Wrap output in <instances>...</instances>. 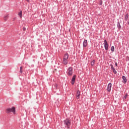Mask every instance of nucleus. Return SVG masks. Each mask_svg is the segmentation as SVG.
<instances>
[{"mask_svg":"<svg viewBox=\"0 0 129 129\" xmlns=\"http://www.w3.org/2000/svg\"><path fill=\"white\" fill-rule=\"evenodd\" d=\"M63 123L65 125V126H67L68 128H69L70 127V125H71V121L69 119H66L63 121Z\"/></svg>","mask_w":129,"mask_h":129,"instance_id":"nucleus-1","label":"nucleus"},{"mask_svg":"<svg viewBox=\"0 0 129 129\" xmlns=\"http://www.w3.org/2000/svg\"><path fill=\"white\" fill-rule=\"evenodd\" d=\"M7 113H10V112H13L14 114L16 113V108L14 107L12 108H8L7 109Z\"/></svg>","mask_w":129,"mask_h":129,"instance_id":"nucleus-2","label":"nucleus"},{"mask_svg":"<svg viewBox=\"0 0 129 129\" xmlns=\"http://www.w3.org/2000/svg\"><path fill=\"white\" fill-rule=\"evenodd\" d=\"M68 74L71 76V75H72V74H73V69H72V67H69L68 68Z\"/></svg>","mask_w":129,"mask_h":129,"instance_id":"nucleus-3","label":"nucleus"},{"mask_svg":"<svg viewBox=\"0 0 129 129\" xmlns=\"http://www.w3.org/2000/svg\"><path fill=\"white\" fill-rule=\"evenodd\" d=\"M104 48L105 50H108V43H107V41L106 40H104Z\"/></svg>","mask_w":129,"mask_h":129,"instance_id":"nucleus-4","label":"nucleus"},{"mask_svg":"<svg viewBox=\"0 0 129 129\" xmlns=\"http://www.w3.org/2000/svg\"><path fill=\"white\" fill-rule=\"evenodd\" d=\"M111 86H112L111 83H109L107 86V91L108 92H109L110 90H111Z\"/></svg>","mask_w":129,"mask_h":129,"instance_id":"nucleus-5","label":"nucleus"},{"mask_svg":"<svg viewBox=\"0 0 129 129\" xmlns=\"http://www.w3.org/2000/svg\"><path fill=\"white\" fill-rule=\"evenodd\" d=\"M83 46V47H87V40L85 39V40H84Z\"/></svg>","mask_w":129,"mask_h":129,"instance_id":"nucleus-6","label":"nucleus"},{"mask_svg":"<svg viewBox=\"0 0 129 129\" xmlns=\"http://www.w3.org/2000/svg\"><path fill=\"white\" fill-rule=\"evenodd\" d=\"M8 19H9V14H7L4 17V21H5V22H7Z\"/></svg>","mask_w":129,"mask_h":129,"instance_id":"nucleus-7","label":"nucleus"},{"mask_svg":"<svg viewBox=\"0 0 129 129\" xmlns=\"http://www.w3.org/2000/svg\"><path fill=\"white\" fill-rule=\"evenodd\" d=\"M62 63H63V64H64V65H67V64H68V59H66L63 58Z\"/></svg>","mask_w":129,"mask_h":129,"instance_id":"nucleus-8","label":"nucleus"},{"mask_svg":"<svg viewBox=\"0 0 129 129\" xmlns=\"http://www.w3.org/2000/svg\"><path fill=\"white\" fill-rule=\"evenodd\" d=\"M69 57V55L68 54V53H66V54H64L63 59H66L67 60H68Z\"/></svg>","mask_w":129,"mask_h":129,"instance_id":"nucleus-9","label":"nucleus"},{"mask_svg":"<svg viewBox=\"0 0 129 129\" xmlns=\"http://www.w3.org/2000/svg\"><path fill=\"white\" fill-rule=\"evenodd\" d=\"M79 96H80V91L78 90L77 92V99H79Z\"/></svg>","mask_w":129,"mask_h":129,"instance_id":"nucleus-10","label":"nucleus"},{"mask_svg":"<svg viewBox=\"0 0 129 129\" xmlns=\"http://www.w3.org/2000/svg\"><path fill=\"white\" fill-rule=\"evenodd\" d=\"M122 79L123 80V82H124V83H126V78H125V76H123Z\"/></svg>","mask_w":129,"mask_h":129,"instance_id":"nucleus-11","label":"nucleus"},{"mask_svg":"<svg viewBox=\"0 0 129 129\" xmlns=\"http://www.w3.org/2000/svg\"><path fill=\"white\" fill-rule=\"evenodd\" d=\"M128 19V14L127 13L125 15L124 20H125V21H127Z\"/></svg>","mask_w":129,"mask_h":129,"instance_id":"nucleus-12","label":"nucleus"},{"mask_svg":"<svg viewBox=\"0 0 129 129\" xmlns=\"http://www.w3.org/2000/svg\"><path fill=\"white\" fill-rule=\"evenodd\" d=\"M94 64H95V60L94 59L91 62V66H94Z\"/></svg>","mask_w":129,"mask_h":129,"instance_id":"nucleus-13","label":"nucleus"},{"mask_svg":"<svg viewBox=\"0 0 129 129\" xmlns=\"http://www.w3.org/2000/svg\"><path fill=\"white\" fill-rule=\"evenodd\" d=\"M23 15V12H22V11H21L20 12V13H18V16H19V17L21 18V19H22V15Z\"/></svg>","mask_w":129,"mask_h":129,"instance_id":"nucleus-14","label":"nucleus"},{"mask_svg":"<svg viewBox=\"0 0 129 129\" xmlns=\"http://www.w3.org/2000/svg\"><path fill=\"white\" fill-rule=\"evenodd\" d=\"M117 26L118 28H119V29H121V26H120V23H119V22H117Z\"/></svg>","mask_w":129,"mask_h":129,"instance_id":"nucleus-15","label":"nucleus"},{"mask_svg":"<svg viewBox=\"0 0 129 129\" xmlns=\"http://www.w3.org/2000/svg\"><path fill=\"white\" fill-rule=\"evenodd\" d=\"M75 79H76V75L73 76L72 79V81H75Z\"/></svg>","mask_w":129,"mask_h":129,"instance_id":"nucleus-16","label":"nucleus"},{"mask_svg":"<svg viewBox=\"0 0 129 129\" xmlns=\"http://www.w3.org/2000/svg\"><path fill=\"white\" fill-rule=\"evenodd\" d=\"M112 70V71H113V73L114 74H116L117 73V72H116V71L115 70V69H113V70Z\"/></svg>","mask_w":129,"mask_h":129,"instance_id":"nucleus-17","label":"nucleus"},{"mask_svg":"<svg viewBox=\"0 0 129 129\" xmlns=\"http://www.w3.org/2000/svg\"><path fill=\"white\" fill-rule=\"evenodd\" d=\"M20 73H23V67H21L20 68Z\"/></svg>","mask_w":129,"mask_h":129,"instance_id":"nucleus-18","label":"nucleus"},{"mask_svg":"<svg viewBox=\"0 0 129 129\" xmlns=\"http://www.w3.org/2000/svg\"><path fill=\"white\" fill-rule=\"evenodd\" d=\"M111 50L112 52H114V46H112L111 48Z\"/></svg>","mask_w":129,"mask_h":129,"instance_id":"nucleus-19","label":"nucleus"},{"mask_svg":"<svg viewBox=\"0 0 129 129\" xmlns=\"http://www.w3.org/2000/svg\"><path fill=\"white\" fill-rule=\"evenodd\" d=\"M110 66L111 67V70H112L113 69H114V68L113 67V65H112V64H110Z\"/></svg>","mask_w":129,"mask_h":129,"instance_id":"nucleus-20","label":"nucleus"},{"mask_svg":"<svg viewBox=\"0 0 129 129\" xmlns=\"http://www.w3.org/2000/svg\"><path fill=\"white\" fill-rule=\"evenodd\" d=\"M126 97H127V94H125V96L123 97V99H126Z\"/></svg>","mask_w":129,"mask_h":129,"instance_id":"nucleus-21","label":"nucleus"},{"mask_svg":"<svg viewBox=\"0 0 129 129\" xmlns=\"http://www.w3.org/2000/svg\"><path fill=\"white\" fill-rule=\"evenodd\" d=\"M102 4H103V1L102 0H100V6H102Z\"/></svg>","mask_w":129,"mask_h":129,"instance_id":"nucleus-22","label":"nucleus"},{"mask_svg":"<svg viewBox=\"0 0 129 129\" xmlns=\"http://www.w3.org/2000/svg\"><path fill=\"white\" fill-rule=\"evenodd\" d=\"M74 83H75V81H72V85H74Z\"/></svg>","mask_w":129,"mask_h":129,"instance_id":"nucleus-23","label":"nucleus"},{"mask_svg":"<svg viewBox=\"0 0 129 129\" xmlns=\"http://www.w3.org/2000/svg\"><path fill=\"white\" fill-rule=\"evenodd\" d=\"M23 31H26V27H23Z\"/></svg>","mask_w":129,"mask_h":129,"instance_id":"nucleus-24","label":"nucleus"},{"mask_svg":"<svg viewBox=\"0 0 129 129\" xmlns=\"http://www.w3.org/2000/svg\"><path fill=\"white\" fill-rule=\"evenodd\" d=\"M115 66H117V62H115Z\"/></svg>","mask_w":129,"mask_h":129,"instance_id":"nucleus-25","label":"nucleus"},{"mask_svg":"<svg viewBox=\"0 0 129 129\" xmlns=\"http://www.w3.org/2000/svg\"><path fill=\"white\" fill-rule=\"evenodd\" d=\"M27 2H30V0H26Z\"/></svg>","mask_w":129,"mask_h":129,"instance_id":"nucleus-26","label":"nucleus"}]
</instances>
